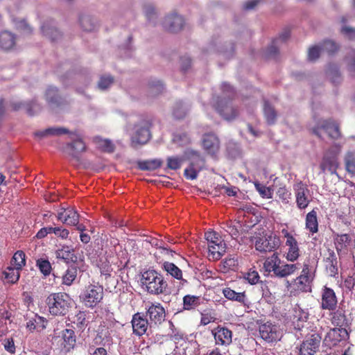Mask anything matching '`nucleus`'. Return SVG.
Wrapping results in <instances>:
<instances>
[{
  "instance_id": "49",
  "label": "nucleus",
  "mask_w": 355,
  "mask_h": 355,
  "mask_svg": "<svg viewBox=\"0 0 355 355\" xmlns=\"http://www.w3.org/2000/svg\"><path fill=\"white\" fill-rule=\"evenodd\" d=\"M46 98L49 103L59 105L60 104V97L58 94V89L51 87L46 92Z\"/></svg>"
},
{
  "instance_id": "58",
  "label": "nucleus",
  "mask_w": 355,
  "mask_h": 355,
  "mask_svg": "<svg viewBox=\"0 0 355 355\" xmlns=\"http://www.w3.org/2000/svg\"><path fill=\"white\" fill-rule=\"evenodd\" d=\"M144 12L148 20L151 21L157 18V12L152 4H146L144 7Z\"/></svg>"
},
{
  "instance_id": "21",
  "label": "nucleus",
  "mask_w": 355,
  "mask_h": 355,
  "mask_svg": "<svg viewBox=\"0 0 355 355\" xmlns=\"http://www.w3.org/2000/svg\"><path fill=\"white\" fill-rule=\"evenodd\" d=\"M202 146L207 154L215 156L220 150V140L215 134L207 133L202 137Z\"/></svg>"
},
{
  "instance_id": "54",
  "label": "nucleus",
  "mask_w": 355,
  "mask_h": 355,
  "mask_svg": "<svg viewBox=\"0 0 355 355\" xmlns=\"http://www.w3.org/2000/svg\"><path fill=\"white\" fill-rule=\"evenodd\" d=\"M335 241L337 250H341L342 248L349 244L351 237L347 234H338Z\"/></svg>"
},
{
  "instance_id": "25",
  "label": "nucleus",
  "mask_w": 355,
  "mask_h": 355,
  "mask_svg": "<svg viewBox=\"0 0 355 355\" xmlns=\"http://www.w3.org/2000/svg\"><path fill=\"white\" fill-rule=\"evenodd\" d=\"M324 261L327 274L335 277L338 274V261L336 253L333 250L329 251L328 256L324 258Z\"/></svg>"
},
{
  "instance_id": "53",
  "label": "nucleus",
  "mask_w": 355,
  "mask_h": 355,
  "mask_svg": "<svg viewBox=\"0 0 355 355\" xmlns=\"http://www.w3.org/2000/svg\"><path fill=\"white\" fill-rule=\"evenodd\" d=\"M254 187L256 190L259 192L262 198H272L273 194V190L268 187L265 186L259 182H255Z\"/></svg>"
},
{
  "instance_id": "19",
  "label": "nucleus",
  "mask_w": 355,
  "mask_h": 355,
  "mask_svg": "<svg viewBox=\"0 0 355 355\" xmlns=\"http://www.w3.org/2000/svg\"><path fill=\"white\" fill-rule=\"evenodd\" d=\"M131 324L133 334L141 336L146 333L149 322L143 313L137 312L132 315Z\"/></svg>"
},
{
  "instance_id": "15",
  "label": "nucleus",
  "mask_w": 355,
  "mask_h": 355,
  "mask_svg": "<svg viewBox=\"0 0 355 355\" xmlns=\"http://www.w3.org/2000/svg\"><path fill=\"white\" fill-rule=\"evenodd\" d=\"M322 338L318 334H313L306 338L301 343L299 355H313L319 349Z\"/></svg>"
},
{
  "instance_id": "61",
  "label": "nucleus",
  "mask_w": 355,
  "mask_h": 355,
  "mask_svg": "<svg viewBox=\"0 0 355 355\" xmlns=\"http://www.w3.org/2000/svg\"><path fill=\"white\" fill-rule=\"evenodd\" d=\"M322 52L320 46H313L309 49L308 59L310 61H315Z\"/></svg>"
},
{
  "instance_id": "22",
  "label": "nucleus",
  "mask_w": 355,
  "mask_h": 355,
  "mask_svg": "<svg viewBox=\"0 0 355 355\" xmlns=\"http://www.w3.org/2000/svg\"><path fill=\"white\" fill-rule=\"evenodd\" d=\"M212 334L216 345H227L232 343V332L227 327L218 326Z\"/></svg>"
},
{
  "instance_id": "6",
  "label": "nucleus",
  "mask_w": 355,
  "mask_h": 355,
  "mask_svg": "<svg viewBox=\"0 0 355 355\" xmlns=\"http://www.w3.org/2000/svg\"><path fill=\"white\" fill-rule=\"evenodd\" d=\"M260 337L268 343H277L280 340L283 332L279 325L270 321H257Z\"/></svg>"
},
{
  "instance_id": "10",
  "label": "nucleus",
  "mask_w": 355,
  "mask_h": 355,
  "mask_svg": "<svg viewBox=\"0 0 355 355\" xmlns=\"http://www.w3.org/2000/svg\"><path fill=\"white\" fill-rule=\"evenodd\" d=\"M152 126V120L149 118L143 119L139 123L135 125L136 131L131 138V146L137 148L139 145L146 144L150 139V128Z\"/></svg>"
},
{
  "instance_id": "38",
  "label": "nucleus",
  "mask_w": 355,
  "mask_h": 355,
  "mask_svg": "<svg viewBox=\"0 0 355 355\" xmlns=\"http://www.w3.org/2000/svg\"><path fill=\"white\" fill-rule=\"evenodd\" d=\"M10 106L12 111H18L22 107H25L26 112L30 116H33L35 114V112L33 111V108L37 107V105L35 101L22 103V102H11Z\"/></svg>"
},
{
  "instance_id": "50",
  "label": "nucleus",
  "mask_w": 355,
  "mask_h": 355,
  "mask_svg": "<svg viewBox=\"0 0 355 355\" xmlns=\"http://www.w3.org/2000/svg\"><path fill=\"white\" fill-rule=\"evenodd\" d=\"M347 69L349 75L355 77V49H352L345 57Z\"/></svg>"
},
{
  "instance_id": "57",
  "label": "nucleus",
  "mask_w": 355,
  "mask_h": 355,
  "mask_svg": "<svg viewBox=\"0 0 355 355\" xmlns=\"http://www.w3.org/2000/svg\"><path fill=\"white\" fill-rule=\"evenodd\" d=\"M244 278L249 284L254 285L259 282L260 277L257 270L250 269L249 271L245 274Z\"/></svg>"
},
{
  "instance_id": "48",
  "label": "nucleus",
  "mask_w": 355,
  "mask_h": 355,
  "mask_svg": "<svg viewBox=\"0 0 355 355\" xmlns=\"http://www.w3.org/2000/svg\"><path fill=\"white\" fill-rule=\"evenodd\" d=\"M345 164L347 171L352 175H355V153L348 152L346 153Z\"/></svg>"
},
{
  "instance_id": "4",
  "label": "nucleus",
  "mask_w": 355,
  "mask_h": 355,
  "mask_svg": "<svg viewBox=\"0 0 355 355\" xmlns=\"http://www.w3.org/2000/svg\"><path fill=\"white\" fill-rule=\"evenodd\" d=\"M185 159L189 161V165L184 169V175L187 180H193L205 166V159L200 153L193 149L184 151Z\"/></svg>"
},
{
  "instance_id": "46",
  "label": "nucleus",
  "mask_w": 355,
  "mask_h": 355,
  "mask_svg": "<svg viewBox=\"0 0 355 355\" xmlns=\"http://www.w3.org/2000/svg\"><path fill=\"white\" fill-rule=\"evenodd\" d=\"M320 47L322 52L327 53L329 55H333L336 54L340 49L339 45L332 40H324Z\"/></svg>"
},
{
  "instance_id": "16",
  "label": "nucleus",
  "mask_w": 355,
  "mask_h": 355,
  "mask_svg": "<svg viewBox=\"0 0 355 355\" xmlns=\"http://www.w3.org/2000/svg\"><path fill=\"white\" fill-rule=\"evenodd\" d=\"M297 206L300 209L306 208L311 201L310 191L306 184L300 181L293 186Z\"/></svg>"
},
{
  "instance_id": "39",
  "label": "nucleus",
  "mask_w": 355,
  "mask_h": 355,
  "mask_svg": "<svg viewBox=\"0 0 355 355\" xmlns=\"http://www.w3.org/2000/svg\"><path fill=\"white\" fill-rule=\"evenodd\" d=\"M20 270L12 266H8L3 272L4 279L8 284H14L17 283L20 277Z\"/></svg>"
},
{
  "instance_id": "18",
  "label": "nucleus",
  "mask_w": 355,
  "mask_h": 355,
  "mask_svg": "<svg viewBox=\"0 0 355 355\" xmlns=\"http://www.w3.org/2000/svg\"><path fill=\"white\" fill-rule=\"evenodd\" d=\"M280 245V240L275 236L259 238L256 241L255 248L261 252H272Z\"/></svg>"
},
{
  "instance_id": "24",
  "label": "nucleus",
  "mask_w": 355,
  "mask_h": 355,
  "mask_svg": "<svg viewBox=\"0 0 355 355\" xmlns=\"http://www.w3.org/2000/svg\"><path fill=\"white\" fill-rule=\"evenodd\" d=\"M57 218L68 225H76L79 222V214L73 209H64L58 212Z\"/></svg>"
},
{
  "instance_id": "44",
  "label": "nucleus",
  "mask_w": 355,
  "mask_h": 355,
  "mask_svg": "<svg viewBox=\"0 0 355 355\" xmlns=\"http://www.w3.org/2000/svg\"><path fill=\"white\" fill-rule=\"evenodd\" d=\"M162 161L159 159H150L139 161L137 163L138 168L141 171H154L159 168L162 165Z\"/></svg>"
},
{
  "instance_id": "40",
  "label": "nucleus",
  "mask_w": 355,
  "mask_h": 355,
  "mask_svg": "<svg viewBox=\"0 0 355 355\" xmlns=\"http://www.w3.org/2000/svg\"><path fill=\"white\" fill-rule=\"evenodd\" d=\"M78 268L76 266H71L65 271L62 277V284L66 286H71L77 277Z\"/></svg>"
},
{
  "instance_id": "59",
  "label": "nucleus",
  "mask_w": 355,
  "mask_h": 355,
  "mask_svg": "<svg viewBox=\"0 0 355 355\" xmlns=\"http://www.w3.org/2000/svg\"><path fill=\"white\" fill-rule=\"evenodd\" d=\"M277 195L285 203H288L291 198V192L285 187H279L277 191Z\"/></svg>"
},
{
  "instance_id": "33",
  "label": "nucleus",
  "mask_w": 355,
  "mask_h": 355,
  "mask_svg": "<svg viewBox=\"0 0 355 355\" xmlns=\"http://www.w3.org/2000/svg\"><path fill=\"white\" fill-rule=\"evenodd\" d=\"M306 228L311 234H315L318 231V222L317 218V211L313 209L306 214Z\"/></svg>"
},
{
  "instance_id": "42",
  "label": "nucleus",
  "mask_w": 355,
  "mask_h": 355,
  "mask_svg": "<svg viewBox=\"0 0 355 355\" xmlns=\"http://www.w3.org/2000/svg\"><path fill=\"white\" fill-rule=\"evenodd\" d=\"M238 266V261L236 257L230 256L225 258L220 263V270L221 272L226 273L230 270H235Z\"/></svg>"
},
{
  "instance_id": "13",
  "label": "nucleus",
  "mask_w": 355,
  "mask_h": 355,
  "mask_svg": "<svg viewBox=\"0 0 355 355\" xmlns=\"http://www.w3.org/2000/svg\"><path fill=\"white\" fill-rule=\"evenodd\" d=\"M337 306L338 298L335 291L327 285H324L321 289V309L335 311Z\"/></svg>"
},
{
  "instance_id": "47",
  "label": "nucleus",
  "mask_w": 355,
  "mask_h": 355,
  "mask_svg": "<svg viewBox=\"0 0 355 355\" xmlns=\"http://www.w3.org/2000/svg\"><path fill=\"white\" fill-rule=\"evenodd\" d=\"M200 304V297L187 295L183 297V309L184 310H191Z\"/></svg>"
},
{
  "instance_id": "32",
  "label": "nucleus",
  "mask_w": 355,
  "mask_h": 355,
  "mask_svg": "<svg viewBox=\"0 0 355 355\" xmlns=\"http://www.w3.org/2000/svg\"><path fill=\"white\" fill-rule=\"evenodd\" d=\"M67 146L72 150L71 156L77 162L80 161L78 154L86 150V146L81 139H75L71 143H69Z\"/></svg>"
},
{
  "instance_id": "35",
  "label": "nucleus",
  "mask_w": 355,
  "mask_h": 355,
  "mask_svg": "<svg viewBox=\"0 0 355 355\" xmlns=\"http://www.w3.org/2000/svg\"><path fill=\"white\" fill-rule=\"evenodd\" d=\"M79 23L82 29L85 31L91 32L96 29V22L92 16L82 14L79 17Z\"/></svg>"
},
{
  "instance_id": "34",
  "label": "nucleus",
  "mask_w": 355,
  "mask_h": 355,
  "mask_svg": "<svg viewBox=\"0 0 355 355\" xmlns=\"http://www.w3.org/2000/svg\"><path fill=\"white\" fill-rule=\"evenodd\" d=\"M331 311V321L334 325L342 327L347 324V317L344 310L336 309L335 311Z\"/></svg>"
},
{
  "instance_id": "37",
  "label": "nucleus",
  "mask_w": 355,
  "mask_h": 355,
  "mask_svg": "<svg viewBox=\"0 0 355 355\" xmlns=\"http://www.w3.org/2000/svg\"><path fill=\"white\" fill-rule=\"evenodd\" d=\"M174 254L175 252L171 250L167 245L159 246V250L155 253V257L157 262L162 264L164 261H166L165 259H170Z\"/></svg>"
},
{
  "instance_id": "36",
  "label": "nucleus",
  "mask_w": 355,
  "mask_h": 355,
  "mask_svg": "<svg viewBox=\"0 0 355 355\" xmlns=\"http://www.w3.org/2000/svg\"><path fill=\"white\" fill-rule=\"evenodd\" d=\"M308 318V312L304 311L300 308L295 309L293 320L295 329L300 330L304 327V322H305Z\"/></svg>"
},
{
  "instance_id": "41",
  "label": "nucleus",
  "mask_w": 355,
  "mask_h": 355,
  "mask_svg": "<svg viewBox=\"0 0 355 355\" xmlns=\"http://www.w3.org/2000/svg\"><path fill=\"white\" fill-rule=\"evenodd\" d=\"M41 28L43 34L52 42L57 41L62 37V34L56 28L53 27L48 24H44Z\"/></svg>"
},
{
  "instance_id": "9",
  "label": "nucleus",
  "mask_w": 355,
  "mask_h": 355,
  "mask_svg": "<svg viewBox=\"0 0 355 355\" xmlns=\"http://www.w3.org/2000/svg\"><path fill=\"white\" fill-rule=\"evenodd\" d=\"M103 295L102 286L89 284L81 294L80 299L86 307L93 309L102 301Z\"/></svg>"
},
{
  "instance_id": "27",
  "label": "nucleus",
  "mask_w": 355,
  "mask_h": 355,
  "mask_svg": "<svg viewBox=\"0 0 355 355\" xmlns=\"http://www.w3.org/2000/svg\"><path fill=\"white\" fill-rule=\"evenodd\" d=\"M16 42V37L9 31H2L0 33V48L4 51L12 49Z\"/></svg>"
},
{
  "instance_id": "23",
  "label": "nucleus",
  "mask_w": 355,
  "mask_h": 355,
  "mask_svg": "<svg viewBox=\"0 0 355 355\" xmlns=\"http://www.w3.org/2000/svg\"><path fill=\"white\" fill-rule=\"evenodd\" d=\"M61 345L65 352H69L74 349L76 345V336L73 329H65L61 332Z\"/></svg>"
},
{
  "instance_id": "51",
  "label": "nucleus",
  "mask_w": 355,
  "mask_h": 355,
  "mask_svg": "<svg viewBox=\"0 0 355 355\" xmlns=\"http://www.w3.org/2000/svg\"><path fill=\"white\" fill-rule=\"evenodd\" d=\"M36 266L44 276H49L51 274L52 268L49 260L42 258L38 259L36 261Z\"/></svg>"
},
{
  "instance_id": "43",
  "label": "nucleus",
  "mask_w": 355,
  "mask_h": 355,
  "mask_svg": "<svg viewBox=\"0 0 355 355\" xmlns=\"http://www.w3.org/2000/svg\"><path fill=\"white\" fill-rule=\"evenodd\" d=\"M223 293L224 296L230 300L236 301L240 303H245L246 297L244 292L237 293L230 288H226L223 289Z\"/></svg>"
},
{
  "instance_id": "64",
  "label": "nucleus",
  "mask_w": 355,
  "mask_h": 355,
  "mask_svg": "<svg viewBox=\"0 0 355 355\" xmlns=\"http://www.w3.org/2000/svg\"><path fill=\"white\" fill-rule=\"evenodd\" d=\"M182 159L177 157H171L167 159V166L172 170H177L180 168Z\"/></svg>"
},
{
  "instance_id": "5",
  "label": "nucleus",
  "mask_w": 355,
  "mask_h": 355,
  "mask_svg": "<svg viewBox=\"0 0 355 355\" xmlns=\"http://www.w3.org/2000/svg\"><path fill=\"white\" fill-rule=\"evenodd\" d=\"M207 241L209 257L213 260H218L226 250V244L219 234L214 231H208L205 234Z\"/></svg>"
},
{
  "instance_id": "63",
  "label": "nucleus",
  "mask_w": 355,
  "mask_h": 355,
  "mask_svg": "<svg viewBox=\"0 0 355 355\" xmlns=\"http://www.w3.org/2000/svg\"><path fill=\"white\" fill-rule=\"evenodd\" d=\"M340 33L348 40L355 41V28L344 26L341 28Z\"/></svg>"
},
{
  "instance_id": "17",
  "label": "nucleus",
  "mask_w": 355,
  "mask_h": 355,
  "mask_svg": "<svg viewBox=\"0 0 355 355\" xmlns=\"http://www.w3.org/2000/svg\"><path fill=\"white\" fill-rule=\"evenodd\" d=\"M347 336V331L344 328L331 329L325 336L323 343L329 348L336 346Z\"/></svg>"
},
{
  "instance_id": "3",
  "label": "nucleus",
  "mask_w": 355,
  "mask_h": 355,
  "mask_svg": "<svg viewBox=\"0 0 355 355\" xmlns=\"http://www.w3.org/2000/svg\"><path fill=\"white\" fill-rule=\"evenodd\" d=\"M46 304L53 315H65L71 306V298L66 293H54L46 298Z\"/></svg>"
},
{
  "instance_id": "1",
  "label": "nucleus",
  "mask_w": 355,
  "mask_h": 355,
  "mask_svg": "<svg viewBox=\"0 0 355 355\" xmlns=\"http://www.w3.org/2000/svg\"><path fill=\"white\" fill-rule=\"evenodd\" d=\"M221 89L223 96L213 97V107L225 120H234L239 114L238 109L232 104V100L235 96L234 90L227 83H223L221 85Z\"/></svg>"
},
{
  "instance_id": "52",
  "label": "nucleus",
  "mask_w": 355,
  "mask_h": 355,
  "mask_svg": "<svg viewBox=\"0 0 355 355\" xmlns=\"http://www.w3.org/2000/svg\"><path fill=\"white\" fill-rule=\"evenodd\" d=\"M164 89V85L159 80H151L148 83L149 94L152 96L161 94Z\"/></svg>"
},
{
  "instance_id": "62",
  "label": "nucleus",
  "mask_w": 355,
  "mask_h": 355,
  "mask_svg": "<svg viewBox=\"0 0 355 355\" xmlns=\"http://www.w3.org/2000/svg\"><path fill=\"white\" fill-rule=\"evenodd\" d=\"M73 323L77 327H82L86 325V315L83 311H78L73 318Z\"/></svg>"
},
{
  "instance_id": "55",
  "label": "nucleus",
  "mask_w": 355,
  "mask_h": 355,
  "mask_svg": "<svg viewBox=\"0 0 355 355\" xmlns=\"http://www.w3.org/2000/svg\"><path fill=\"white\" fill-rule=\"evenodd\" d=\"M98 147L103 151L112 153L114 150V145L108 139H97Z\"/></svg>"
},
{
  "instance_id": "28",
  "label": "nucleus",
  "mask_w": 355,
  "mask_h": 355,
  "mask_svg": "<svg viewBox=\"0 0 355 355\" xmlns=\"http://www.w3.org/2000/svg\"><path fill=\"white\" fill-rule=\"evenodd\" d=\"M162 268L167 272L168 275H170L173 278L181 280L183 282V284L187 283L186 279H184L182 277V271L180 270L176 265L173 263L169 261H164L162 266Z\"/></svg>"
},
{
  "instance_id": "29",
  "label": "nucleus",
  "mask_w": 355,
  "mask_h": 355,
  "mask_svg": "<svg viewBox=\"0 0 355 355\" xmlns=\"http://www.w3.org/2000/svg\"><path fill=\"white\" fill-rule=\"evenodd\" d=\"M281 264V259L277 252H274L270 257H268L263 263V268L266 272H272L274 275L277 272Z\"/></svg>"
},
{
  "instance_id": "26",
  "label": "nucleus",
  "mask_w": 355,
  "mask_h": 355,
  "mask_svg": "<svg viewBox=\"0 0 355 355\" xmlns=\"http://www.w3.org/2000/svg\"><path fill=\"white\" fill-rule=\"evenodd\" d=\"M290 31L288 29H286L279 35V37L272 40L271 45L266 51V56L268 58L275 57L279 53L277 45L286 42L290 37Z\"/></svg>"
},
{
  "instance_id": "12",
  "label": "nucleus",
  "mask_w": 355,
  "mask_h": 355,
  "mask_svg": "<svg viewBox=\"0 0 355 355\" xmlns=\"http://www.w3.org/2000/svg\"><path fill=\"white\" fill-rule=\"evenodd\" d=\"M146 309V316L149 318L151 324H161L165 320L166 311L159 302H148Z\"/></svg>"
},
{
  "instance_id": "60",
  "label": "nucleus",
  "mask_w": 355,
  "mask_h": 355,
  "mask_svg": "<svg viewBox=\"0 0 355 355\" xmlns=\"http://www.w3.org/2000/svg\"><path fill=\"white\" fill-rule=\"evenodd\" d=\"M114 82V78L112 76H102L98 83L101 89L108 88Z\"/></svg>"
},
{
  "instance_id": "45",
  "label": "nucleus",
  "mask_w": 355,
  "mask_h": 355,
  "mask_svg": "<svg viewBox=\"0 0 355 355\" xmlns=\"http://www.w3.org/2000/svg\"><path fill=\"white\" fill-rule=\"evenodd\" d=\"M10 266L16 268L18 270H21L22 268L26 265V254L22 250L17 251L11 261H10Z\"/></svg>"
},
{
  "instance_id": "31",
  "label": "nucleus",
  "mask_w": 355,
  "mask_h": 355,
  "mask_svg": "<svg viewBox=\"0 0 355 355\" xmlns=\"http://www.w3.org/2000/svg\"><path fill=\"white\" fill-rule=\"evenodd\" d=\"M263 112L267 123L268 125L275 124L277 120V113L275 107L266 100L263 102Z\"/></svg>"
},
{
  "instance_id": "8",
  "label": "nucleus",
  "mask_w": 355,
  "mask_h": 355,
  "mask_svg": "<svg viewBox=\"0 0 355 355\" xmlns=\"http://www.w3.org/2000/svg\"><path fill=\"white\" fill-rule=\"evenodd\" d=\"M340 148L338 146H332L328 148L324 153L320 168L323 173L327 171L331 174H336L339 166L338 155Z\"/></svg>"
},
{
  "instance_id": "30",
  "label": "nucleus",
  "mask_w": 355,
  "mask_h": 355,
  "mask_svg": "<svg viewBox=\"0 0 355 355\" xmlns=\"http://www.w3.org/2000/svg\"><path fill=\"white\" fill-rule=\"evenodd\" d=\"M297 263H284L282 265L280 264L275 276L279 278H284L292 275L299 269Z\"/></svg>"
},
{
  "instance_id": "20",
  "label": "nucleus",
  "mask_w": 355,
  "mask_h": 355,
  "mask_svg": "<svg viewBox=\"0 0 355 355\" xmlns=\"http://www.w3.org/2000/svg\"><path fill=\"white\" fill-rule=\"evenodd\" d=\"M286 246L288 247L286 253L284 257L288 261L295 262L298 259L300 256V248L296 239L291 234L286 233L285 234Z\"/></svg>"
},
{
  "instance_id": "2",
  "label": "nucleus",
  "mask_w": 355,
  "mask_h": 355,
  "mask_svg": "<svg viewBox=\"0 0 355 355\" xmlns=\"http://www.w3.org/2000/svg\"><path fill=\"white\" fill-rule=\"evenodd\" d=\"M141 283L146 286V291L151 295H160L168 288L167 282L162 275L155 270H148L142 274Z\"/></svg>"
},
{
  "instance_id": "14",
  "label": "nucleus",
  "mask_w": 355,
  "mask_h": 355,
  "mask_svg": "<svg viewBox=\"0 0 355 355\" xmlns=\"http://www.w3.org/2000/svg\"><path fill=\"white\" fill-rule=\"evenodd\" d=\"M184 25V19L182 16L176 12H172L166 15L162 23L164 29L171 33H176L181 31Z\"/></svg>"
},
{
  "instance_id": "7",
  "label": "nucleus",
  "mask_w": 355,
  "mask_h": 355,
  "mask_svg": "<svg viewBox=\"0 0 355 355\" xmlns=\"http://www.w3.org/2000/svg\"><path fill=\"white\" fill-rule=\"evenodd\" d=\"M322 130L327 132L331 139L337 140L341 137V132L338 123L331 119H320L312 128V132L319 138H322Z\"/></svg>"
},
{
  "instance_id": "11",
  "label": "nucleus",
  "mask_w": 355,
  "mask_h": 355,
  "mask_svg": "<svg viewBox=\"0 0 355 355\" xmlns=\"http://www.w3.org/2000/svg\"><path fill=\"white\" fill-rule=\"evenodd\" d=\"M312 279L309 264L304 263L300 275L293 279L292 283L288 282V284L292 286L296 291L306 293L311 290V283Z\"/></svg>"
},
{
  "instance_id": "56",
  "label": "nucleus",
  "mask_w": 355,
  "mask_h": 355,
  "mask_svg": "<svg viewBox=\"0 0 355 355\" xmlns=\"http://www.w3.org/2000/svg\"><path fill=\"white\" fill-rule=\"evenodd\" d=\"M101 275L105 277H110L113 269L110 263L105 259L104 261L101 260L98 265Z\"/></svg>"
}]
</instances>
